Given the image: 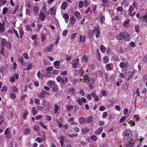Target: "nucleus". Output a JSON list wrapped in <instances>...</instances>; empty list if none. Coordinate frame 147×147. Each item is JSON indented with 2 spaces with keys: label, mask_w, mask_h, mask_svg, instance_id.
Masks as SVG:
<instances>
[{
  "label": "nucleus",
  "mask_w": 147,
  "mask_h": 147,
  "mask_svg": "<svg viewBox=\"0 0 147 147\" xmlns=\"http://www.w3.org/2000/svg\"><path fill=\"white\" fill-rule=\"evenodd\" d=\"M117 38L118 40H122L124 39L125 41H129L130 39L129 34L126 32L121 33L117 36Z\"/></svg>",
  "instance_id": "1"
},
{
  "label": "nucleus",
  "mask_w": 147,
  "mask_h": 147,
  "mask_svg": "<svg viewBox=\"0 0 147 147\" xmlns=\"http://www.w3.org/2000/svg\"><path fill=\"white\" fill-rule=\"evenodd\" d=\"M93 33L96 34V38H98L100 36V33L98 27L95 28L93 31Z\"/></svg>",
  "instance_id": "2"
},
{
  "label": "nucleus",
  "mask_w": 147,
  "mask_h": 147,
  "mask_svg": "<svg viewBox=\"0 0 147 147\" xmlns=\"http://www.w3.org/2000/svg\"><path fill=\"white\" fill-rule=\"evenodd\" d=\"M113 68V65L112 63H109L106 65V68L107 70H111Z\"/></svg>",
  "instance_id": "3"
},
{
  "label": "nucleus",
  "mask_w": 147,
  "mask_h": 147,
  "mask_svg": "<svg viewBox=\"0 0 147 147\" xmlns=\"http://www.w3.org/2000/svg\"><path fill=\"white\" fill-rule=\"evenodd\" d=\"M124 134L125 136H129L130 137L132 136L131 131L130 130L126 131V130H125L124 131Z\"/></svg>",
  "instance_id": "4"
},
{
  "label": "nucleus",
  "mask_w": 147,
  "mask_h": 147,
  "mask_svg": "<svg viewBox=\"0 0 147 147\" xmlns=\"http://www.w3.org/2000/svg\"><path fill=\"white\" fill-rule=\"evenodd\" d=\"M134 73V72H128L127 73L126 76L127 77V80L128 81L130 80Z\"/></svg>",
  "instance_id": "5"
},
{
  "label": "nucleus",
  "mask_w": 147,
  "mask_h": 147,
  "mask_svg": "<svg viewBox=\"0 0 147 147\" xmlns=\"http://www.w3.org/2000/svg\"><path fill=\"white\" fill-rule=\"evenodd\" d=\"M93 121V117L92 116L88 117L86 120L85 122L86 123H89L92 122Z\"/></svg>",
  "instance_id": "6"
},
{
  "label": "nucleus",
  "mask_w": 147,
  "mask_h": 147,
  "mask_svg": "<svg viewBox=\"0 0 147 147\" xmlns=\"http://www.w3.org/2000/svg\"><path fill=\"white\" fill-rule=\"evenodd\" d=\"M101 1L103 3L102 4V5L104 7H106L109 5V2L107 0H101Z\"/></svg>",
  "instance_id": "7"
},
{
  "label": "nucleus",
  "mask_w": 147,
  "mask_h": 147,
  "mask_svg": "<svg viewBox=\"0 0 147 147\" xmlns=\"http://www.w3.org/2000/svg\"><path fill=\"white\" fill-rule=\"evenodd\" d=\"M59 65L60 62L58 61H56L54 62V66L56 69H59L60 68Z\"/></svg>",
  "instance_id": "8"
},
{
  "label": "nucleus",
  "mask_w": 147,
  "mask_h": 147,
  "mask_svg": "<svg viewBox=\"0 0 147 147\" xmlns=\"http://www.w3.org/2000/svg\"><path fill=\"white\" fill-rule=\"evenodd\" d=\"M128 65L127 63L123 62H121L119 64L120 67L122 68H126Z\"/></svg>",
  "instance_id": "9"
},
{
  "label": "nucleus",
  "mask_w": 147,
  "mask_h": 147,
  "mask_svg": "<svg viewBox=\"0 0 147 147\" xmlns=\"http://www.w3.org/2000/svg\"><path fill=\"white\" fill-rule=\"evenodd\" d=\"M76 20V19L74 16L70 18V25L71 26H73V24L75 23Z\"/></svg>",
  "instance_id": "10"
},
{
  "label": "nucleus",
  "mask_w": 147,
  "mask_h": 147,
  "mask_svg": "<svg viewBox=\"0 0 147 147\" xmlns=\"http://www.w3.org/2000/svg\"><path fill=\"white\" fill-rule=\"evenodd\" d=\"M63 18H65V22L66 23H67L69 19V15L67 13H65L63 14Z\"/></svg>",
  "instance_id": "11"
},
{
  "label": "nucleus",
  "mask_w": 147,
  "mask_h": 147,
  "mask_svg": "<svg viewBox=\"0 0 147 147\" xmlns=\"http://www.w3.org/2000/svg\"><path fill=\"white\" fill-rule=\"evenodd\" d=\"M51 11V15H55V13H56V9H54V7H52V8H51L50 10H49L48 12H47V13L48 14H49V11Z\"/></svg>",
  "instance_id": "12"
},
{
  "label": "nucleus",
  "mask_w": 147,
  "mask_h": 147,
  "mask_svg": "<svg viewBox=\"0 0 147 147\" xmlns=\"http://www.w3.org/2000/svg\"><path fill=\"white\" fill-rule=\"evenodd\" d=\"M67 2H66L63 3L61 6V9H62L65 10L67 7Z\"/></svg>",
  "instance_id": "13"
},
{
  "label": "nucleus",
  "mask_w": 147,
  "mask_h": 147,
  "mask_svg": "<svg viewBox=\"0 0 147 147\" xmlns=\"http://www.w3.org/2000/svg\"><path fill=\"white\" fill-rule=\"evenodd\" d=\"M103 130V127H100L96 130L95 133L96 134H98L102 132Z\"/></svg>",
  "instance_id": "14"
},
{
  "label": "nucleus",
  "mask_w": 147,
  "mask_h": 147,
  "mask_svg": "<svg viewBox=\"0 0 147 147\" xmlns=\"http://www.w3.org/2000/svg\"><path fill=\"white\" fill-rule=\"evenodd\" d=\"M55 82L54 81H49L47 84L48 86H50L51 88H53L52 85H55Z\"/></svg>",
  "instance_id": "15"
},
{
  "label": "nucleus",
  "mask_w": 147,
  "mask_h": 147,
  "mask_svg": "<svg viewBox=\"0 0 147 147\" xmlns=\"http://www.w3.org/2000/svg\"><path fill=\"white\" fill-rule=\"evenodd\" d=\"M53 46V44H51L50 46L47 47L46 48V50L47 52H48L51 51L52 50Z\"/></svg>",
  "instance_id": "16"
},
{
  "label": "nucleus",
  "mask_w": 147,
  "mask_h": 147,
  "mask_svg": "<svg viewBox=\"0 0 147 147\" xmlns=\"http://www.w3.org/2000/svg\"><path fill=\"white\" fill-rule=\"evenodd\" d=\"M90 129L86 127H85L84 128L81 129V131L84 134H85Z\"/></svg>",
  "instance_id": "17"
},
{
  "label": "nucleus",
  "mask_w": 147,
  "mask_h": 147,
  "mask_svg": "<svg viewBox=\"0 0 147 147\" xmlns=\"http://www.w3.org/2000/svg\"><path fill=\"white\" fill-rule=\"evenodd\" d=\"M142 19L143 22L147 23V13L145 14L144 16L142 17Z\"/></svg>",
  "instance_id": "18"
},
{
  "label": "nucleus",
  "mask_w": 147,
  "mask_h": 147,
  "mask_svg": "<svg viewBox=\"0 0 147 147\" xmlns=\"http://www.w3.org/2000/svg\"><path fill=\"white\" fill-rule=\"evenodd\" d=\"M79 121L80 123L82 124L85 122L86 120L84 118L81 117L79 119Z\"/></svg>",
  "instance_id": "19"
},
{
  "label": "nucleus",
  "mask_w": 147,
  "mask_h": 147,
  "mask_svg": "<svg viewBox=\"0 0 147 147\" xmlns=\"http://www.w3.org/2000/svg\"><path fill=\"white\" fill-rule=\"evenodd\" d=\"M39 17L42 20H43L45 19V14L42 12H40V13Z\"/></svg>",
  "instance_id": "20"
},
{
  "label": "nucleus",
  "mask_w": 147,
  "mask_h": 147,
  "mask_svg": "<svg viewBox=\"0 0 147 147\" xmlns=\"http://www.w3.org/2000/svg\"><path fill=\"white\" fill-rule=\"evenodd\" d=\"M1 42L2 43V45H1V47H4L5 45H6L7 43L6 42V40L5 38H3L1 40Z\"/></svg>",
  "instance_id": "21"
},
{
  "label": "nucleus",
  "mask_w": 147,
  "mask_h": 147,
  "mask_svg": "<svg viewBox=\"0 0 147 147\" xmlns=\"http://www.w3.org/2000/svg\"><path fill=\"white\" fill-rule=\"evenodd\" d=\"M41 37H42V41H43L46 39L47 36L45 34L42 33L41 34Z\"/></svg>",
  "instance_id": "22"
},
{
  "label": "nucleus",
  "mask_w": 147,
  "mask_h": 147,
  "mask_svg": "<svg viewBox=\"0 0 147 147\" xmlns=\"http://www.w3.org/2000/svg\"><path fill=\"white\" fill-rule=\"evenodd\" d=\"M65 107L69 111L73 109V106L72 105H67Z\"/></svg>",
  "instance_id": "23"
},
{
  "label": "nucleus",
  "mask_w": 147,
  "mask_h": 147,
  "mask_svg": "<svg viewBox=\"0 0 147 147\" xmlns=\"http://www.w3.org/2000/svg\"><path fill=\"white\" fill-rule=\"evenodd\" d=\"M32 68V65L31 63H28L27 66V68H25V70L26 71L29 70Z\"/></svg>",
  "instance_id": "24"
},
{
  "label": "nucleus",
  "mask_w": 147,
  "mask_h": 147,
  "mask_svg": "<svg viewBox=\"0 0 147 147\" xmlns=\"http://www.w3.org/2000/svg\"><path fill=\"white\" fill-rule=\"evenodd\" d=\"M4 30V27L3 25L0 22V32H3Z\"/></svg>",
  "instance_id": "25"
},
{
  "label": "nucleus",
  "mask_w": 147,
  "mask_h": 147,
  "mask_svg": "<svg viewBox=\"0 0 147 147\" xmlns=\"http://www.w3.org/2000/svg\"><path fill=\"white\" fill-rule=\"evenodd\" d=\"M135 29L136 32H139L140 31V26L138 25H136L135 26Z\"/></svg>",
  "instance_id": "26"
},
{
  "label": "nucleus",
  "mask_w": 147,
  "mask_h": 147,
  "mask_svg": "<svg viewBox=\"0 0 147 147\" xmlns=\"http://www.w3.org/2000/svg\"><path fill=\"white\" fill-rule=\"evenodd\" d=\"M100 48L101 51L103 52H105L106 50V48L103 45H101Z\"/></svg>",
  "instance_id": "27"
},
{
  "label": "nucleus",
  "mask_w": 147,
  "mask_h": 147,
  "mask_svg": "<svg viewBox=\"0 0 147 147\" xmlns=\"http://www.w3.org/2000/svg\"><path fill=\"white\" fill-rule=\"evenodd\" d=\"M30 130L29 129L27 128L24 131V134L25 135H27L30 133Z\"/></svg>",
  "instance_id": "28"
},
{
  "label": "nucleus",
  "mask_w": 147,
  "mask_h": 147,
  "mask_svg": "<svg viewBox=\"0 0 147 147\" xmlns=\"http://www.w3.org/2000/svg\"><path fill=\"white\" fill-rule=\"evenodd\" d=\"M129 21H130V20H128L126 21V22H124V23L123 24V26L125 28H127L128 27V24H129Z\"/></svg>",
  "instance_id": "29"
},
{
  "label": "nucleus",
  "mask_w": 147,
  "mask_h": 147,
  "mask_svg": "<svg viewBox=\"0 0 147 147\" xmlns=\"http://www.w3.org/2000/svg\"><path fill=\"white\" fill-rule=\"evenodd\" d=\"M105 20V17L102 15H101L100 16V20L102 24L104 22Z\"/></svg>",
  "instance_id": "30"
},
{
  "label": "nucleus",
  "mask_w": 147,
  "mask_h": 147,
  "mask_svg": "<svg viewBox=\"0 0 147 147\" xmlns=\"http://www.w3.org/2000/svg\"><path fill=\"white\" fill-rule=\"evenodd\" d=\"M59 89V87L57 85H55L54 87L52 88V90L56 92Z\"/></svg>",
  "instance_id": "31"
},
{
  "label": "nucleus",
  "mask_w": 147,
  "mask_h": 147,
  "mask_svg": "<svg viewBox=\"0 0 147 147\" xmlns=\"http://www.w3.org/2000/svg\"><path fill=\"white\" fill-rule=\"evenodd\" d=\"M123 9V8L121 6H118L117 7L116 10L119 11L121 12Z\"/></svg>",
  "instance_id": "32"
},
{
  "label": "nucleus",
  "mask_w": 147,
  "mask_h": 147,
  "mask_svg": "<svg viewBox=\"0 0 147 147\" xmlns=\"http://www.w3.org/2000/svg\"><path fill=\"white\" fill-rule=\"evenodd\" d=\"M104 59V63H107L109 61L108 58L107 56H105L103 58Z\"/></svg>",
  "instance_id": "33"
},
{
  "label": "nucleus",
  "mask_w": 147,
  "mask_h": 147,
  "mask_svg": "<svg viewBox=\"0 0 147 147\" xmlns=\"http://www.w3.org/2000/svg\"><path fill=\"white\" fill-rule=\"evenodd\" d=\"M74 16L80 18V13L79 11L75 12L74 13Z\"/></svg>",
  "instance_id": "34"
},
{
  "label": "nucleus",
  "mask_w": 147,
  "mask_h": 147,
  "mask_svg": "<svg viewBox=\"0 0 147 147\" xmlns=\"http://www.w3.org/2000/svg\"><path fill=\"white\" fill-rule=\"evenodd\" d=\"M11 89H12V91L14 92H18V89L16 87H13Z\"/></svg>",
  "instance_id": "35"
},
{
  "label": "nucleus",
  "mask_w": 147,
  "mask_h": 147,
  "mask_svg": "<svg viewBox=\"0 0 147 147\" xmlns=\"http://www.w3.org/2000/svg\"><path fill=\"white\" fill-rule=\"evenodd\" d=\"M28 114V113L27 111L26 110L24 112V113L23 115V117L24 119H26Z\"/></svg>",
  "instance_id": "36"
},
{
  "label": "nucleus",
  "mask_w": 147,
  "mask_h": 147,
  "mask_svg": "<svg viewBox=\"0 0 147 147\" xmlns=\"http://www.w3.org/2000/svg\"><path fill=\"white\" fill-rule=\"evenodd\" d=\"M16 97V94L14 93H11L10 94V97L12 99L15 98Z\"/></svg>",
  "instance_id": "37"
},
{
  "label": "nucleus",
  "mask_w": 147,
  "mask_h": 147,
  "mask_svg": "<svg viewBox=\"0 0 147 147\" xmlns=\"http://www.w3.org/2000/svg\"><path fill=\"white\" fill-rule=\"evenodd\" d=\"M0 53L1 54H2V55L3 56L5 55V48L4 47H2V48L1 49V51H0Z\"/></svg>",
  "instance_id": "38"
},
{
  "label": "nucleus",
  "mask_w": 147,
  "mask_h": 147,
  "mask_svg": "<svg viewBox=\"0 0 147 147\" xmlns=\"http://www.w3.org/2000/svg\"><path fill=\"white\" fill-rule=\"evenodd\" d=\"M33 10L36 13H38L39 10V8L38 7H34Z\"/></svg>",
  "instance_id": "39"
},
{
  "label": "nucleus",
  "mask_w": 147,
  "mask_h": 147,
  "mask_svg": "<svg viewBox=\"0 0 147 147\" xmlns=\"http://www.w3.org/2000/svg\"><path fill=\"white\" fill-rule=\"evenodd\" d=\"M8 9L7 7L4 8L3 10V13L4 14H5L7 12Z\"/></svg>",
  "instance_id": "40"
},
{
  "label": "nucleus",
  "mask_w": 147,
  "mask_h": 147,
  "mask_svg": "<svg viewBox=\"0 0 147 147\" xmlns=\"http://www.w3.org/2000/svg\"><path fill=\"white\" fill-rule=\"evenodd\" d=\"M126 119V117L125 116H123L120 119V122L122 123Z\"/></svg>",
  "instance_id": "41"
},
{
  "label": "nucleus",
  "mask_w": 147,
  "mask_h": 147,
  "mask_svg": "<svg viewBox=\"0 0 147 147\" xmlns=\"http://www.w3.org/2000/svg\"><path fill=\"white\" fill-rule=\"evenodd\" d=\"M39 126H34V129L37 131H38L39 130Z\"/></svg>",
  "instance_id": "42"
},
{
  "label": "nucleus",
  "mask_w": 147,
  "mask_h": 147,
  "mask_svg": "<svg viewBox=\"0 0 147 147\" xmlns=\"http://www.w3.org/2000/svg\"><path fill=\"white\" fill-rule=\"evenodd\" d=\"M32 112L33 114V115L34 116H35V114L36 113V110L35 108L32 107Z\"/></svg>",
  "instance_id": "43"
},
{
  "label": "nucleus",
  "mask_w": 147,
  "mask_h": 147,
  "mask_svg": "<svg viewBox=\"0 0 147 147\" xmlns=\"http://www.w3.org/2000/svg\"><path fill=\"white\" fill-rule=\"evenodd\" d=\"M107 94V92L105 90L102 91L101 92L102 95L104 96H105Z\"/></svg>",
  "instance_id": "44"
},
{
  "label": "nucleus",
  "mask_w": 147,
  "mask_h": 147,
  "mask_svg": "<svg viewBox=\"0 0 147 147\" xmlns=\"http://www.w3.org/2000/svg\"><path fill=\"white\" fill-rule=\"evenodd\" d=\"M107 116V113L106 112H104L103 113L102 117L103 118H105Z\"/></svg>",
  "instance_id": "45"
},
{
  "label": "nucleus",
  "mask_w": 147,
  "mask_h": 147,
  "mask_svg": "<svg viewBox=\"0 0 147 147\" xmlns=\"http://www.w3.org/2000/svg\"><path fill=\"white\" fill-rule=\"evenodd\" d=\"M77 101L78 102V104L80 105H82V102L81 99L79 98L77 100Z\"/></svg>",
  "instance_id": "46"
},
{
  "label": "nucleus",
  "mask_w": 147,
  "mask_h": 147,
  "mask_svg": "<svg viewBox=\"0 0 147 147\" xmlns=\"http://www.w3.org/2000/svg\"><path fill=\"white\" fill-rule=\"evenodd\" d=\"M83 2L82 1H80L79 4V7L80 8H81L83 7Z\"/></svg>",
  "instance_id": "47"
},
{
  "label": "nucleus",
  "mask_w": 147,
  "mask_h": 147,
  "mask_svg": "<svg viewBox=\"0 0 147 147\" xmlns=\"http://www.w3.org/2000/svg\"><path fill=\"white\" fill-rule=\"evenodd\" d=\"M19 32L20 33V37L21 38L22 35L24 34V32L22 29H21L19 30Z\"/></svg>",
  "instance_id": "48"
},
{
  "label": "nucleus",
  "mask_w": 147,
  "mask_h": 147,
  "mask_svg": "<svg viewBox=\"0 0 147 147\" xmlns=\"http://www.w3.org/2000/svg\"><path fill=\"white\" fill-rule=\"evenodd\" d=\"M134 10V9L132 5H130L129 6V13H131L132 11Z\"/></svg>",
  "instance_id": "49"
},
{
  "label": "nucleus",
  "mask_w": 147,
  "mask_h": 147,
  "mask_svg": "<svg viewBox=\"0 0 147 147\" xmlns=\"http://www.w3.org/2000/svg\"><path fill=\"white\" fill-rule=\"evenodd\" d=\"M5 67L4 66H2L0 68V72H3L5 71Z\"/></svg>",
  "instance_id": "50"
},
{
  "label": "nucleus",
  "mask_w": 147,
  "mask_h": 147,
  "mask_svg": "<svg viewBox=\"0 0 147 147\" xmlns=\"http://www.w3.org/2000/svg\"><path fill=\"white\" fill-rule=\"evenodd\" d=\"M91 139L94 141H96L97 140V138L96 136L94 135L92 136L91 137Z\"/></svg>",
  "instance_id": "51"
},
{
  "label": "nucleus",
  "mask_w": 147,
  "mask_h": 147,
  "mask_svg": "<svg viewBox=\"0 0 147 147\" xmlns=\"http://www.w3.org/2000/svg\"><path fill=\"white\" fill-rule=\"evenodd\" d=\"M40 100L37 98H35L34 100V102L35 104H36L37 105H38L39 104L40 102H39Z\"/></svg>",
  "instance_id": "52"
},
{
  "label": "nucleus",
  "mask_w": 147,
  "mask_h": 147,
  "mask_svg": "<svg viewBox=\"0 0 147 147\" xmlns=\"http://www.w3.org/2000/svg\"><path fill=\"white\" fill-rule=\"evenodd\" d=\"M134 117L136 119V120L137 121L139 120L140 118L137 115H135L134 116Z\"/></svg>",
  "instance_id": "53"
},
{
  "label": "nucleus",
  "mask_w": 147,
  "mask_h": 147,
  "mask_svg": "<svg viewBox=\"0 0 147 147\" xmlns=\"http://www.w3.org/2000/svg\"><path fill=\"white\" fill-rule=\"evenodd\" d=\"M78 136V134H69V136L70 137H77Z\"/></svg>",
  "instance_id": "54"
},
{
  "label": "nucleus",
  "mask_w": 147,
  "mask_h": 147,
  "mask_svg": "<svg viewBox=\"0 0 147 147\" xmlns=\"http://www.w3.org/2000/svg\"><path fill=\"white\" fill-rule=\"evenodd\" d=\"M6 46L7 47L10 49L11 47V45L10 43L9 42H7L6 44Z\"/></svg>",
  "instance_id": "55"
},
{
  "label": "nucleus",
  "mask_w": 147,
  "mask_h": 147,
  "mask_svg": "<svg viewBox=\"0 0 147 147\" xmlns=\"http://www.w3.org/2000/svg\"><path fill=\"white\" fill-rule=\"evenodd\" d=\"M83 60L84 61L86 62H87V60L88 59V58L85 55H84L83 56Z\"/></svg>",
  "instance_id": "56"
},
{
  "label": "nucleus",
  "mask_w": 147,
  "mask_h": 147,
  "mask_svg": "<svg viewBox=\"0 0 147 147\" xmlns=\"http://www.w3.org/2000/svg\"><path fill=\"white\" fill-rule=\"evenodd\" d=\"M9 129V128H7L5 129V131L4 132V133L5 135L8 134L9 133H10Z\"/></svg>",
  "instance_id": "57"
},
{
  "label": "nucleus",
  "mask_w": 147,
  "mask_h": 147,
  "mask_svg": "<svg viewBox=\"0 0 147 147\" xmlns=\"http://www.w3.org/2000/svg\"><path fill=\"white\" fill-rule=\"evenodd\" d=\"M133 144L132 142H130L129 144L126 146V147H133Z\"/></svg>",
  "instance_id": "58"
},
{
  "label": "nucleus",
  "mask_w": 147,
  "mask_h": 147,
  "mask_svg": "<svg viewBox=\"0 0 147 147\" xmlns=\"http://www.w3.org/2000/svg\"><path fill=\"white\" fill-rule=\"evenodd\" d=\"M42 93L47 95H49V92L45 90L42 91Z\"/></svg>",
  "instance_id": "59"
},
{
  "label": "nucleus",
  "mask_w": 147,
  "mask_h": 147,
  "mask_svg": "<svg viewBox=\"0 0 147 147\" xmlns=\"http://www.w3.org/2000/svg\"><path fill=\"white\" fill-rule=\"evenodd\" d=\"M35 140L39 143H40L42 142V140L39 137H37Z\"/></svg>",
  "instance_id": "60"
},
{
  "label": "nucleus",
  "mask_w": 147,
  "mask_h": 147,
  "mask_svg": "<svg viewBox=\"0 0 147 147\" xmlns=\"http://www.w3.org/2000/svg\"><path fill=\"white\" fill-rule=\"evenodd\" d=\"M42 117V115H39L37 116H36L35 117V119L36 120H38V119H41V118Z\"/></svg>",
  "instance_id": "61"
},
{
  "label": "nucleus",
  "mask_w": 147,
  "mask_h": 147,
  "mask_svg": "<svg viewBox=\"0 0 147 147\" xmlns=\"http://www.w3.org/2000/svg\"><path fill=\"white\" fill-rule=\"evenodd\" d=\"M130 45L132 47H135L136 44L135 43L133 42H130Z\"/></svg>",
  "instance_id": "62"
},
{
  "label": "nucleus",
  "mask_w": 147,
  "mask_h": 147,
  "mask_svg": "<svg viewBox=\"0 0 147 147\" xmlns=\"http://www.w3.org/2000/svg\"><path fill=\"white\" fill-rule=\"evenodd\" d=\"M23 56L26 59H28V55L26 53H24L23 54Z\"/></svg>",
  "instance_id": "63"
},
{
  "label": "nucleus",
  "mask_w": 147,
  "mask_h": 147,
  "mask_svg": "<svg viewBox=\"0 0 147 147\" xmlns=\"http://www.w3.org/2000/svg\"><path fill=\"white\" fill-rule=\"evenodd\" d=\"M143 61L144 63L147 62V55L145 56L143 59Z\"/></svg>",
  "instance_id": "64"
}]
</instances>
